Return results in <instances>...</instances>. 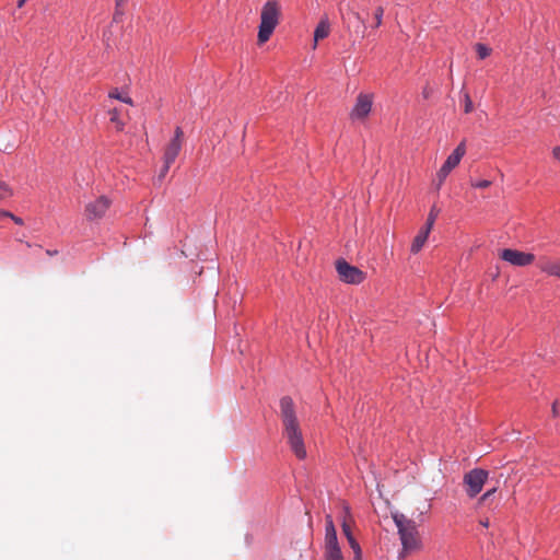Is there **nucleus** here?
Masks as SVG:
<instances>
[{"mask_svg": "<svg viewBox=\"0 0 560 560\" xmlns=\"http://www.w3.org/2000/svg\"><path fill=\"white\" fill-rule=\"evenodd\" d=\"M280 418L283 427L282 434L291 451L299 459H304L306 457L304 439L294 402L289 396H284L280 400Z\"/></svg>", "mask_w": 560, "mask_h": 560, "instance_id": "f257e3e1", "label": "nucleus"}, {"mask_svg": "<svg viewBox=\"0 0 560 560\" xmlns=\"http://www.w3.org/2000/svg\"><path fill=\"white\" fill-rule=\"evenodd\" d=\"M393 518L398 528L402 545L400 558H404L409 552L419 550L421 548V539L416 523L401 513L393 514Z\"/></svg>", "mask_w": 560, "mask_h": 560, "instance_id": "f03ea898", "label": "nucleus"}, {"mask_svg": "<svg viewBox=\"0 0 560 560\" xmlns=\"http://www.w3.org/2000/svg\"><path fill=\"white\" fill-rule=\"evenodd\" d=\"M281 7L277 0H268L261 9L260 24L258 27V44L269 40L277 25L279 24Z\"/></svg>", "mask_w": 560, "mask_h": 560, "instance_id": "7ed1b4c3", "label": "nucleus"}, {"mask_svg": "<svg viewBox=\"0 0 560 560\" xmlns=\"http://www.w3.org/2000/svg\"><path fill=\"white\" fill-rule=\"evenodd\" d=\"M325 559L343 560L337 538V530L330 514L325 517Z\"/></svg>", "mask_w": 560, "mask_h": 560, "instance_id": "20e7f679", "label": "nucleus"}, {"mask_svg": "<svg viewBox=\"0 0 560 560\" xmlns=\"http://www.w3.org/2000/svg\"><path fill=\"white\" fill-rule=\"evenodd\" d=\"M466 153L465 141L463 140L456 149L447 156L444 164L441 166L439 172L436 173V178L434 179V184L436 189L439 190L443 183L445 182L448 174L459 164L460 160Z\"/></svg>", "mask_w": 560, "mask_h": 560, "instance_id": "39448f33", "label": "nucleus"}, {"mask_svg": "<svg viewBox=\"0 0 560 560\" xmlns=\"http://www.w3.org/2000/svg\"><path fill=\"white\" fill-rule=\"evenodd\" d=\"M336 270L339 279L349 284H360L365 280V273L355 266L348 264L345 259L336 261Z\"/></svg>", "mask_w": 560, "mask_h": 560, "instance_id": "423d86ee", "label": "nucleus"}, {"mask_svg": "<svg viewBox=\"0 0 560 560\" xmlns=\"http://www.w3.org/2000/svg\"><path fill=\"white\" fill-rule=\"evenodd\" d=\"M488 479V471L483 469H472L464 476L466 492L470 498L476 497Z\"/></svg>", "mask_w": 560, "mask_h": 560, "instance_id": "0eeeda50", "label": "nucleus"}, {"mask_svg": "<svg viewBox=\"0 0 560 560\" xmlns=\"http://www.w3.org/2000/svg\"><path fill=\"white\" fill-rule=\"evenodd\" d=\"M500 258L512 266L525 267L535 261V255L512 248H504L500 252Z\"/></svg>", "mask_w": 560, "mask_h": 560, "instance_id": "6e6552de", "label": "nucleus"}, {"mask_svg": "<svg viewBox=\"0 0 560 560\" xmlns=\"http://www.w3.org/2000/svg\"><path fill=\"white\" fill-rule=\"evenodd\" d=\"M184 132L180 127H176L174 138L167 143L164 149L163 161L166 164H173L178 156L183 144Z\"/></svg>", "mask_w": 560, "mask_h": 560, "instance_id": "1a4fd4ad", "label": "nucleus"}, {"mask_svg": "<svg viewBox=\"0 0 560 560\" xmlns=\"http://www.w3.org/2000/svg\"><path fill=\"white\" fill-rule=\"evenodd\" d=\"M110 201L102 196L85 207V214L89 220L101 219L109 208Z\"/></svg>", "mask_w": 560, "mask_h": 560, "instance_id": "9d476101", "label": "nucleus"}, {"mask_svg": "<svg viewBox=\"0 0 560 560\" xmlns=\"http://www.w3.org/2000/svg\"><path fill=\"white\" fill-rule=\"evenodd\" d=\"M372 108V96L369 94H359L357 103L351 112L352 119L365 118Z\"/></svg>", "mask_w": 560, "mask_h": 560, "instance_id": "9b49d317", "label": "nucleus"}, {"mask_svg": "<svg viewBox=\"0 0 560 560\" xmlns=\"http://www.w3.org/2000/svg\"><path fill=\"white\" fill-rule=\"evenodd\" d=\"M330 33V23L327 16H323L314 31V47L317 43L326 38Z\"/></svg>", "mask_w": 560, "mask_h": 560, "instance_id": "f8f14e48", "label": "nucleus"}, {"mask_svg": "<svg viewBox=\"0 0 560 560\" xmlns=\"http://www.w3.org/2000/svg\"><path fill=\"white\" fill-rule=\"evenodd\" d=\"M352 524L353 518L350 509L348 505L343 504V511L341 515V527L347 540L354 537L352 534Z\"/></svg>", "mask_w": 560, "mask_h": 560, "instance_id": "ddd939ff", "label": "nucleus"}, {"mask_svg": "<svg viewBox=\"0 0 560 560\" xmlns=\"http://www.w3.org/2000/svg\"><path fill=\"white\" fill-rule=\"evenodd\" d=\"M430 230L425 229V228H422L419 233L417 234V236L413 238V242L411 244V253L413 254H417L419 253L422 247L424 246L427 240H428V236L430 234Z\"/></svg>", "mask_w": 560, "mask_h": 560, "instance_id": "4468645a", "label": "nucleus"}, {"mask_svg": "<svg viewBox=\"0 0 560 560\" xmlns=\"http://www.w3.org/2000/svg\"><path fill=\"white\" fill-rule=\"evenodd\" d=\"M538 266L541 271L560 277V261H551L547 258H541Z\"/></svg>", "mask_w": 560, "mask_h": 560, "instance_id": "2eb2a0df", "label": "nucleus"}, {"mask_svg": "<svg viewBox=\"0 0 560 560\" xmlns=\"http://www.w3.org/2000/svg\"><path fill=\"white\" fill-rule=\"evenodd\" d=\"M439 213H440V209L436 206H432V208L429 212L428 219H427V223L423 228L431 231Z\"/></svg>", "mask_w": 560, "mask_h": 560, "instance_id": "dca6fc26", "label": "nucleus"}, {"mask_svg": "<svg viewBox=\"0 0 560 560\" xmlns=\"http://www.w3.org/2000/svg\"><path fill=\"white\" fill-rule=\"evenodd\" d=\"M110 121L115 125L116 129L118 131H121L124 129V122L119 118V112L116 108H113L108 112Z\"/></svg>", "mask_w": 560, "mask_h": 560, "instance_id": "f3484780", "label": "nucleus"}, {"mask_svg": "<svg viewBox=\"0 0 560 560\" xmlns=\"http://www.w3.org/2000/svg\"><path fill=\"white\" fill-rule=\"evenodd\" d=\"M108 96H109L110 98H115V100L121 101V102H124V103H126V104H128V105H131V106L133 105L132 100H131L129 96H124V95H121V94L119 93L118 89H113V90L109 92Z\"/></svg>", "mask_w": 560, "mask_h": 560, "instance_id": "a211bd4d", "label": "nucleus"}, {"mask_svg": "<svg viewBox=\"0 0 560 560\" xmlns=\"http://www.w3.org/2000/svg\"><path fill=\"white\" fill-rule=\"evenodd\" d=\"M348 542L350 545V548L353 550L354 553V560H362V551L359 542L355 540V538L348 539Z\"/></svg>", "mask_w": 560, "mask_h": 560, "instance_id": "6ab92c4d", "label": "nucleus"}, {"mask_svg": "<svg viewBox=\"0 0 560 560\" xmlns=\"http://www.w3.org/2000/svg\"><path fill=\"white\" fill-rule=\"evenodd\" d=\"M475 48L480 59H485L491 54V48L481 43L476 44Z\"/></svg>", "mask_w": 560, "mask_h": 560, "instance_id": "aec40b11", "label": "nucleus"}, {"mask_svg": "<svg viewBox=\"0 0 560 560\" xmlns=\"http://www.w3.org/2000/svg\"><path fill=\"white\" fill-rule=\"evenodd\" d=\"M12 196L11 188L4 183L0 180V200L5 199Z\"/></svg>", "mask_w": 560, "mask_h": 560, "instance_id": "412c9836", "label": "nucleus"}, {"mask_svg": "<svg viewBox=\"0 0 560 560\" xmlns=\"http://www.w3.org/2000/svg\"><path fill=\"white\" fill-rule=\"evenodd\" d=\"M383 14H384L383 7L376 8V10L374 12V20H375L374 27H380L382 25Z\"/></svg>", "mask_w": 560, "mask_h": 560, "instance_id": "4be33fe9", "label": "nucleus"}, {"mask_svg": "<svg viewBox=\"0 0 560 560\" xmlns=\"http://www.w3.org/2000/svg\"><path fill=\"white\" fill-rule=\"evenodd\" d=\"M464 102H465V106H464V110H465V113H466V114L471 113V112H472V109H474V105H472V101H471V98H470V96H469V94H468V93H466V94L464 95Z\"/></svg>", "mask_w": 560, "mask_h": 560, "instance_id": "5701e85b", "label": "nucleus"}, {"mask_svg": "<svg viewBox=\"0 0 560 560\" xmlns=\"http://www.w3.org/2000/svg\"><path fill=\"white\" fill-rule=\"evenodd\" d=\"M471 186L475 188L485 189L491 186V182L488 179H482L478 182H471Z\"/></svg>", "mask_w": 560, "mask_h": 560, "instance_id": "b1692460", "label": "nucleus"}, {"mask_svg": "<svg viewBox=\"0 0 560 560\" xmlns=\"http://www.w3.org/2000/svg\"><path fill=\"white\" fill-rule=\"evenodd\" d=\"M163 162H164V164H163V166H162V168L160 171V174H159V179L160 180L163 179L166 176V174H167V172H168V170H170V167L172 165V164H166V161H163Z\"/></svg>", "mask_w": 560, "mask_h": 560, "instance_id": "393cba45", "label": "nucleus"}, {"mask_svg": "<svg viewBox=\"0 0 560 560\" xmlns=\"http://www.w3.org/2000/svg\"><path fill=\"white\" fill-rule=\"evenodd\" d=\"M497 491L495 488H492L490 490H488L486 493H483L480 498V502L483 503L486 502L494 492Z\"/></svg>", "mask_w": 560, "mask_h": 560, "instance_id": "a878e982", "label": "nucleus"}, {"mask_svg": "<svg viewBox=\"0 0 560 560\" xmlns=\"http://www.w3.org/2000/svg\"><path fill=\"white\" fill-rule=\"evenodd\" d=\"M551 411H552L553 417H558V416H560V402L555 401V402L552 404V409H551Z\"/></svg>", "mask_w": 560, "mask_h": 560, "instance_id": "bb28decb", "label": "nucleus"}, {"mask_svg": "<svg viewBox=\"0 0 560 560\" xmlns=\"http://www.w3.org/2000/svg\"><path fill=\"white\" fill-rule=\"evenodd\" d=\"M552 155L556 160L560 161V147L553 148Z\"/></svg>", "mask_w": 560, "mask_h": 560, "instance_id": "cd10ccee", "label": "nucleus"}, {"mask_svg": "<svg viewBox=\"0 0 560 560\" xmlns=\"http://www.w3.org/2000/svg\"><path fill=\"white\" fill-rule=\"evenodd\" d=\"M11 219H12L16 224H19V225H22V224H23V220H22V218H20V217H16V215H14V214H13V215H11Z\"/></svg>", "mask_w": 560, "mask_h": 560, "instance_id": "c85d7f7f", "label": "nucleus"}, {"mask_svg": "<svg viewBox=\"0 0 560 560\" xmlns=\"http://www.w3.org/2000/svg\"><path fill=\"white\" fill-rule=\"evenodd\" d=\"M11 215H13V213L8 212V211H0V217H8V218H11Z\"/></svg>", "mask_w": 560, "mask_h": 560, "instance_id": "c756f323", "label": "nucleus"}, {"mask_svg": "<svg viewBox=\"0 0 560 560\" xmlns=\"http://www.w3.org/2000/svg\"><path fill=\"white\" fill-rule=\"evenodd\" d=\"M46 253H47V255H49V256H54V255H57V254H58V252H57V250H50V249H47V250H46Z\"/></svg>", "mask_w": 560, "mask_h": 560, "instance_id": "7c9ffc66", "label": "nucleus"}, {"mask_svg": "<svg viewBox=\"0 0 560 560\" xmlns=\"http://www.w3.org/2000/svg\"><path fill=\"white\" fill-rule=\"evenodd\" d=\"M27 0H19L18 1V7L19 8H22L25 3H26Z\"/></svg>", "mask_w": 560, "mask_h": 560, "instance_id": "2f4dec72", "label": "nucleus"}, {"mask_svg": "<svg viewBox=\"0 0 560 560\" xmlns=\"http://www.w3.org/2000/svg\"><path fill=\"white\" fill-rule=\"evenodd\" d=\"M480 524L485 527H488L489 526V520H485V521H481Z\"/></svg>", "mask_w": 560, "mask_h": 560, "instance_id": "473e14b6", "label": "nucleus"}]
</instances>
